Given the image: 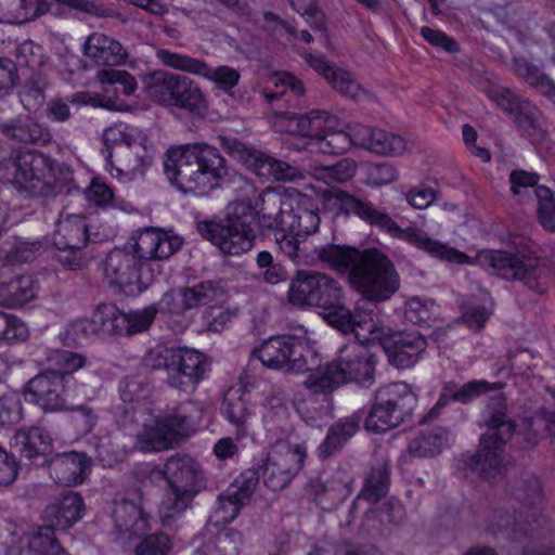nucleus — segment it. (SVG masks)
Listing matches in <instances>:
<instances>
[{
    "instance_id": "obj_6",
    "label": "nucleus",
    "mask_w": 555,
    "mask_h": 555,
    "mask_svg": "<svg viewBox=\"0 0 555 555\" xmlns=\"http://www.w3.org/2000/svg\"><path fill=\"white\" fill-rule=\"evenodd\" d=\"M365 343L358 339L344 345L338 349L336 358L323 365V370L308 375L304 380V388L311 395L323 396V414L332 411V395L343 385L356 383L369 388L374 384L377 358L370 349V344L374 341Z\"/></svg>"
},
{
    "instance_id": "obj_48",
    "label": "nucleus",
    "mask_w": 555,
    "mask_h": 555,
    "mask_svg": "<svg viewBox=\"0 0 555 555\" xmlns=\"http://www.w3.org/2000/svg\"><path fill=\"white\" fill-rule=\"evenodd\" d=\"M182 491L168 490L166 498L159 506V518L164 526H171L191 506L194 498Z\"/></svg>"
},
{
    "instance_id": "obj_26",
    "label": "nucleus",
    "mask_w": 555,
    "mask_h": 555,
    "mask_svg": "<svg viewBox=\"0 0 555 555\" xmlns=\"http://www.w3.org/2000/svg\"><path fill=\"white\" fill-rule=\"evenodd\" d=\"M14 441L20 460L25 461L28 465L44 466L53 455L52 437L42 427L22 428L16 431Z\"/></svg>"
},
{
    "instance_id": "obj_8",
    "label": "nucleus",
    "mask_w": 555,
    "mask_h": 555,
    "mask_svg": "<svg viewBox=\"0 0 555 555\" xmlns=\"http://www.w3.org/2000/svg\"><path fill=\"white\" fill-rule=\"evenodd\" d=\"M83 54L98 66L109 67L98 72V78L102 83L118 86L115 92L120 91L126 96L134 93L138 88L134 77L127 70L114 68L127 56L120 42L104 34L93 33L83 44Z\"/></svg>"
},
{
    "instance_id": "obj_9",
    "label": "nucleus",
    "mask_w": 555,
    "mask_h": 555,
    "mask_svg": "<svg viewBox=\"0 0 555 555\" xmlns=\"http://www.w3.org/2000/svg\"><path fill=\"white\" fill-rule=\"evenodd\" d=\"M286 296L295 307H315L324 312L344 299V288L337 280L325 273L296 270Z\"/></svg>"
},
{
    "instance_id": "obj_34",
    "label": "nucleus",
    "mask_w": 555,
    "mask_h": 555,
    "mask_svg": "<svg viewBox=\"0 0 555 555\" xmlns=\"http://www.w3.org/2000/svg\"><path fill=\"white\" fill-rule=\"evenodd\" d=\"M308 63L343 96L354 100L362 92L363 89L361 85L351 72L337 67L330 63L324 56L310 55Z\"/></svg>"
},
{
    "instance_id": "obj_51",
    "label": "nucleus",
    "mask_w": 555,
    "mask_h": 555,
    "mask_svg": "<svg viewBox=\"0 0 555 555\" xmlns=\"http://www.w3.org/2000/svg\"><path fill=\"white\" fill-rule=\"evenodd\" d=\"M95 325H93L91 318H80L69 322L64 331L59 334V339L65 347H78L88 340L92 335H95Z\"/></svg>"
},
{
    "instance_id": "obj_35",
    "label": "nucleus",
    "mask_w": 555,
    "mask_h": 555,
    "mask_svg": "<svg viewBox=\"0 0 555 555\" xmlns=\"http://www.w3.org/2000/svg\"><path fill=\"white\" fill-rule=\"evenodd\" d=\"M293 338V334L270 336L260 346L254 348L250 356L258 359L267 369L286 373Z\"/></svg>"
},
{
    "instance_id": "obj_58",
    "label": "nucleus",
    "mask_w": 555,
    "mask_h": 555,
    "mask_svg": "<svg viewBox=\"0 0 555 555\" xmlns=\"http://www.w3.org/2000/svg\"><path fill=\"white\" fill-rule=\"evenodd\" d=\"M260 476L258 465L253 466L242 472L228 488H233L234 495L241 502L248 504L257 488Z\"/></svg>"
},
{
    "instance_id": "obj_46",
    "label": "nucleus",
    "mask_w": 555,
    "mask_h": 555,
    "mask_svg": "<svg viewBox=\"0 0 555 555\" xmlns=\"http://www.w3.org/2000/svg\"><path fill=\"white\" fill-rule=\"evenodd\" d=\"M448 441V430L441 427L423 431L410 440L408 452L416 457H431L442 451Z\"/></svg>"
},
{
    "instance_id": "obj_59",
    "label": "nucleus",
    "mask_w": 555,
    "mask_h": 555,
    "mask_svg": "<svg viewBox=\"0 0 555 555\" xmlns=\"http://www.w3.org/2000/svg\"><path fill=\"white\" fill-rule=\"evenodd\" d=\"M176 347L166 345H157L150 349L143 358V365L151 370H165L170 376Z\"/></svg>"
},
{
    "instance_id": "obj_37",
    "label": "nucleus",
    "mask_w": 555,
    "mask_h": 555,
    "mask_svg": "<svg viewBox=\"0 0 555 555\" xmlns=\"http://www.w3.org/2000/svg\"><path fill=\"white\" fill-rule=\"evenodd\" d=\"M286 373L313 375L323 370L322 358L313 344L304 336L294 335Z\"/></svg>"
},
{
    "instance_id": "obj_39",
    "label": "nucleus",
    "mask_w": 555,
    "mask_h": 555,
    "mask_svg": "<svg viewBox=\"0 0 555 555\" xmlns=\"http://www.w3.org/2000/svg\"><path fill=\"white\" fill-rule=\"evenodd\" d=\"M289 120L293 132L317 140L325 125L335 122L336 118L326 111L313 109L305 114L285 112L282 114Z\"/></svg>"
},
{
    "instance_id": "obj_64",
    "label": "nucleus",
    "mask_w": 555,
    "mask_h": 555,
    "mask_svg": "<svg viewBox=\"0 0 555 555\" xmlns=\"http://www.w3.org/2000/svg\"><path fill=\"white\" fill-rule=\"evenodd\" d=\"M434 301H423L418 297H413L406 302L404 312L405 319L413 324H428L433 317L431 309Z\"/></svg>"
},
{
    "instance_id": "obj_28",
    "label": "nucleus",
    "mask_w": 555,
    "mask_h": 555,
    "mask_svg": "<svg viewBox=\"0 0 555 555\" xmlns=\"http://www.w3.org/2000/svg\"><path fill=\"white\" fill-rule=\"evenodd\" d=\"M287 214L282 223L291 234L302 237L314 234L320 227L319 207L314 199L306 194H299L293 202L286 203Z\"/></svg>"
},
{
    "instance_id": "obj_1",
    "label": "nucleus",
    "mask_w": 555,
    "mask_h": 555,
    "mask_svg": "<svg viewBox=\"0 0 555 555\" xmlns=\"http://www.w3.org/2000/svg\"><path fill=\"white\" fill-rule=\"evenodd\" d=\"M503 387L502 382L490 383L486 379H473L463 385L454 380L444 382L436 404L422 420V423H428L438 418L451 402L467 405L481 396L495 391L489 397L486 405L487 431L479 439L478 451L470 455H463L466 474L470 473L491 482L496 477L505 475L513 465L505 453V447L515 434L516 424L507 415L505 393L499 391Z\"/></svg>"
},
{
    "instance_id": "obj_38",
    "label": "nucleus",
    "mask_w": 555,
    "mask_h": 555,
    "mask_svg": "<svg viewBox=\"0 0 555 555\" xmlns=\"http://www.w3.org/2000/svg\"><path fill=\"white\" fill-rule=\"evenodd\" d=\"M264 195L259 194L255 203L241 201L228 207V215L224 222L230 228L248 232L249 235L256 237L255 228L257 227V216L264 211Z\"/></svg>"
},
{
    "instance_id": "obj_2",
    "label": "nucleus",
    "mask_w": 555,
    "mask_h": 555,
    "mask_svg": "<svg viewBox=\"0 0 555 555\" xmlns=\"http://www.w3.org/2000/svg\"><path fill=\"white\" fill-rule=\"evenodd\" d=\"M416 405L417 396L406 383H390L379 387L369 410L361 409L330 426L324 440L317 449L319 459L324 461L339 452L359 430L361 423L370 433H385L408 421Z\"/></svg>"
},
{
    "instance_id": "obj_14",
    "label": "nucleus",
    "mask_w": 555,
    "mask_h": 555,
    "mask_svg": "<svg viewBox=\"0 0 555 555\" xmlns=\"http://www.w3.org/2000/svg\"><path fill=\"white\" fill-rule=\"evenodd\" d=\"M14 186L30 197L49 196L54 189L50 183L53 177L51 157L34 150H18L14 156Z\"/></svg>"
},
{
    "instance_id": "obj_42",
    "label": "nucleus",
    "mask_w": 555,
    "mask_h": 555,
    "mask_svg": "<svg viewBox=\"0 0 555 555\" xmlns=\"http://www.w3.org/2000/svg\"><path fill=\"white\" fill-rule=\"evenodd\" d=\"M334 122L325 125L315 140L319 152L328 155H340L356 146L354 126L349 131L334 130Z\"/></svg>"
},
{
    "instance_id": "obj_10",
    "label": "nucleus",
    "mask_w": 555,
    "mask_h": 555,
    "mask_svg": "<svg viewBox=\"0 0 555 555\" xmlns=\"http://www.w3.org/2000/svg\"><path fill=\"white\" fill-rule=\"evenodd\" d=\"M477 260L491 274L506 281H519L539 294L544 292L541 280L546 273V267L537 258L505 250L487 249L478 253Z\"/></svg>"
},
{
    "instance_id": "obj_5",
    "label": "nucleus",
    "mask_w": 555,
    "mask_h": 555,
    "mask_svg": "<svg viewBox=\"0 0 555 555\" xmlns=\"http://www.w3.org/2000/svg\"><path fill=\"white\" fill-rule=\"evenodd\" d=\"M324 199L326 206L335 210L336 216H356L371 227H375L395 238L406 241L433 257L455 263H464L468 259L464 253L430 238L422 230L413 227L402 229L386 210L378 208L365 197L340 189H331L325 192Z\"/></svg>"
},
{
    "instance_id": "obj_7",
    "label": "nucleus",
    "mask_w": 555,
    "mask_h": 555,
    "mask_svg": "<svg viewBox=\"0 0 555 555\" xmlns=\"http://www.w3.org/2000/svg\"><path fill=\"white\" fill-rule=\"evenodd\" d=\"M142 83L147 96L160 106L193 116H202L207 109L203 90L188 76L154 70L142 77Z\"/></svg>"
},
{
    "instance_id": "obj_52",
    "label": "nucleus",
    "mask_w": 555,
    "mask_h": 555,
    "mask_svg": "<svg viewBox=\"0 0 555 555\" xmlns=\"http://www.w3.org/2000/svg\"><path fill=\"white\" fill-rule=\"evenodd\" d=\"M176 545V538L157 531L146 534L137 545L134 555H168Z\"/></svg>"
},
{
    "instance_id": "obj_30",
    "label": "nucleus",
    "mask_w": 555,
    "mask_h": 555,
    "mask_svg": "<svg viewBox=\"0 0 555 555\" xmlns=\"http://www.w3.org/2000/svg\"><path fill=\"white\" fill-rule=\"evenodd\" d=\"M0 134L9 141L22 144L44 146L52 141L50 129L29 115H20L0 124Z\"/></svg>"
},
{
    "instance_id": "obj_45",
    "label": "nucleus",
    "mask_w": 555,
    "mask_h": 555,
    "mask_svg": "<svg viewBox=\"0 0 555 555\" xmlns=\"http://www.w3.org/2000/svg\"><path fill=\"white\" fill-rule=\"evenodd\" d=\"M91 321L95 325L96 334L122 336V328H126L125 312L112 302L99 304L92 313Z\"/></svg>"
},
{
    "instance_id": "obj_24",
    "label": "nucleus",
    "mask_w": 555,
    "mask_h": 555,
    "mask_svg": "<svg viewBox=\"0 0 555 555\" xmlns=\"http://www.w3.org/2000/svg\"><path fill=\"white\" fill-rule=\"evenodd\" d=\"M186 410V405L181 406L172 414L156 421L155 426L146 431V442L151 449L168 450L190 436L193 430V420Z\"/></svg>"
},
{
    "instance_id": "obj_3",
    "label": "nucleus",
    "mask_w": 555,
    "mask_h": 555,
    "mask_svg": "<svg viewBox=\"0 0 555 555\" xmlns=\"http://www.w3.org/2000/svg\"><path fill=\"white\" fill-rule=\"evenodd\" d=\"M313 254L324 267L347 275L350 286L369 300L385 301L399 289L395 264L375 247L359 249L351 245L326 243L315 246Z\"/></svg>"
},
{
    "instance_id": "obj_12",
    "label": "nucleus",
    "mask_w": 555,
    "mask_h": 555,
    "mask_svg": "<svg viewBox=\"0 0 555 555\" xmlns=\"http://www.w3.org/2000/svg\"><path fill=\"white\" fill-rule=\"evenodd\" d=\"M102 141L104 144L102 154L106 163V169L109 170L112 176L117 177L119 180L128 178V173H125L121 169L114 166L112 160L114 149H116L119 154L133 158L131 166L132 173L143 175L153 164L155 154L154 145L149 141L146 135L141 132L134 137L121 131L105 130L102 135Z\"/></svg>"
},
{
    "instance_id": "obj_54",
    "label": "nucleus",
    "mask_w": 555,
    "mask_h": 555,
    "mask_svg": "<svg viewBox=\"0 0 555 555\" xmlns=\"http://www.w3.org/2000/svg\"><path fill=\"white\" fill-rule=\"evenodd\" d=\"M538 198L537 216L540 224L551 231H555V198L553 191L545 185L534 189Z\"/></svg>"
},
{
    "instance_id": "obj_20",
    "label": "nucleus",
    "mask_w": 555,
    "mask_h": 555,
    "mask_svg": "<svg viewBox=\"0 0 555 555\" xmlns=\"http://www.w3.org/2000/svg\"><path fill=\"white\" fill-rule=\"evenodd\" d=\"M182 243L180 236L169 235L160 229L149 227L133 233L125 247L135 255L143 266L151 267V260L169 258L181 248Z\"/></svg>"
},
{
    "instance_id": "obj_27",
    "label": "nucleus",
    "mask_w": 555,
    "mask_h": 555,
    "mask_svg": "<svg viewBox=\"0 0 555 555\" xmlns=\"http://www.w3.org/2000/svg\"><path fill=\"white\" fill-rule=\"evenodd\" d=\"M47 466L55 483L72 487L86 480L90 473L91 459L86 453L77 451L55 453Z\"/></svg>"
},
{
    "instance_id": "obj_62",
    "label": "nucleus",
    "mask_w": 555,
    "mask_h": 555,
    "mask_svg": "<svg viewBox=\"0 0 555 555\" xmlns=\"http://www.w3.org/2000/svg\"><path fill=\"white\" fill-rule=\"evenodd\" d=\"M365 518H378L383 525L398 526L403 521L404 507L399 501H388L379 509H367Z\"/></svg>"
},
{
    "instance_id": "obj_55",
    "label": "nucleus",
    "mask_w": 555,
    "mask_h": 555,
    "mask_svg": "<svg viewBox=\"0 0 555 555\" xmlns=\"http://www.w3.org/2000/svg\"><path fill=\"white\" fill-rule=\"evenodd\" d=\"M46 80L38 74L31 75L20 91V99L28 112L37 111L46 101Z\"/></svg>"
},
{
    "instance_id": "obj_40",
    "label": "nucleus",
    "mask_w": 555,
    "mask_h": 555,
    "mask_svg": "<svg viewBox=\"0 0 555 555\" xmlns=\"http://www.w3.org/2000/svg\"><path fill=\"white\" fill-rule=\"evenodd\" d=\"M188 311L209 305L225 294V282L222 279L202 281L193 286H181Z\"/></svg>"
},
{
    "instance_id": "obj_32",
    "label": "nucleus",
    "mask_w": 555,
    "mask_h": 555,
    "mask_svg": "<svg viewBox=\"0 0 555 555\" xmlns=\"http://www.w3.org/2000/svg\"><path fill=\"white\" fill-rule=\"evenodd\" d=\"M322 317L328 325L340 333L345 335L353 333L356 340L360 339L358 328L367 330L372 336L375 334L371 311L361 310L358 306L351 310L345 305L344 299L334 305V308L322 312Z\"/></svg>"
},
{
    "instance_id": "obj_41",
    "label": "nucleus",
    "mask_w": 555,
    "mask_h": 555,
    "mask_svg": "<svg viewBox=\"0 0 555 555\" xmlns=\"http://www.w3.org/2000/svg\"><path fill=\"white\" fill-rule=\"evenodd\" d=\"M88 241L89 225L87 218L82 215H72L60 224L59 234L54 236L53 244L54 246L85 248Z\"/></svg>"
},
{
    "instance_id": "obj_33",
    "label": "nucleus",
    "mask_w": 555,
    "mask_h": 555,
    "mask_svg": "<svg viewBox=\"0 0 555 555\" xmlns=\"http://www.w3.org/2000/svg\"><path fill=\"white\" fill-rule=\"evenodd\" d=\"M85 509L82 496L67 490L47 506L46 516L56 529L67 530L82 518Z\"/></svg>"
},
{
    "instance_id": "obj_18",
    "label": "nucleus",
    "mask_w": 555,
    "mask_h": 555,
    "mask_svg": "<svg viewBox=\"0 0 555 555\" xmlns=\"http://www.w3.org/2000/svg\"><path fill=\"white\" fill-rule=\"evenodd\" d=\"M211 370L210 358L196 349L177 346L167 383L180 391H194Z\"/></svg>"
},
{
    "instance_id": "obj_50",
    "label": "nucleus",
    "mask_w": 555,
    "mask_h": 555,
    "mask_svg": "<svg viewBox=\"0 0 555 555\" xmlns=\"http://www.w3.org/2000/svg\"><path fill=\"white\" fill-rule=\"evenodd\" d=\"M327 481V502L336 505L343 503L353 490L354 478L349 470L343 467L336 468Z\"/></svg>"
},
{
    "instance_id": "obj_25",
    "label": "nucleus",
    "mask_w": 555,
    "mask_h": 555,
    "mask_svg": "<svg viewBox=\"0 0 555 555\" xmlns=\"http://www.w3.org/2000/svg\"><path fill=\"white\" fill-rule=\"evenodd\" d=\"M196 229L203 238L230 256H238L250 250L255 241V236L249 235L246 230L230 228L225 222L202 220L197 221Z\"/></svg>"
},
{
    "instance_id": "obj_56",
    "label": "nucleus",
    "mask_w": 555,
    "mask_h": 555,
    "mask_svg": "<svg viewBox=\"0 0 555 555\" xmlns=\"http://www.w3.org/2000/svg\"><path fill=\"white\" fill-rule=\"evenodd\" d=\"M23 418V404L17 391L0 396V427L16 425Z\"/></svg>"
},
{
    "instance_id": "obj_63",
    "label": "nucleus",
    "mask_w": 555,
    "mask_h": 555,
    "mask_svg": "<svg viewBox=\"0 0 555 555\" xmlns=\"http://www.w3.org/2000/svg\"><path fill=\"white\" fill-rule=\"evenodd\" d=\"M50 360H54L61 365L57 371L66 375V383H68L74 372L82 369L87 363V358L83 354L68 350H55Z\"/></svg>"
},
{
    "instance_id": "obj_31",
    "label": "nucleus",
    "mask_w": 555,
    "mask_h": 555,
    "mask_svg": "<svg viewBox=\"0 0 555 555\" xmlns=\"http://www.w3.org/2000/svg\"><path fill=\"white\" fill-rule=\"evenodd\" d=\"M356 146L383 156L400 155L405 151L402 137L364 125L354 126Z\"/></svg>"
},
{
    "instance_id": "obj_4",
    "label": "nucleus",
    "mask_w": 555,
    "mask_h": 555,
    "mask_svg": "<svg viewBox=\"0 0 555 555\" xmlns=\"http://www.w3.org/2000/svg\"><path fill=\"white\" fill-rule=\"evenodd\" d=\"M164 172L183 194L207 196L229 175L227 159L206 143L171 146L164 155Z\"/></svg>"
},
{
    "instance_id": "obj_15",
    "label": "nucleus",
    "mask_w": 555,
    "mask_h": 555,
    "mask_svg": "<svg viewBox=\"0 0 555 555\" xmlns=\"http://www.w3.org/2000/svg\"><path fill=\"white\" fill-rule=\"evenodd\" d=\"M66 375L46 370L30 378L23 387L26 401L38 405L44 413L62 412L67 406Z\"/></svg>"
},
{
    "instance_id": "obj_49",
    "label": "nucleus",
    "mask_w": 555,
    "mask_h": 555,
    "mask_svg": "<svg viewBox=\"0 0 555 555\" xmlns=\"http://www.w3.org/2000/svg\"><path fill=\"white\" fill-rule=\"evenodd\" d=\"M232 490L233 488H227L218 495L217 506L209 518L214 526H223L233 521L238 516L241 508L246 505L234 495Z\"/></svg>"
},
{
    "instance_id": "obj_61",
    "label": "nucleus",
    "mask_w": 555,
    "mask_h": 555,
    "mask_svg": "<svg viewBox=\"0 0 555 555\" xmlns=\"http://www.w3.org/2000/svg\"><path fill=\"white\" fill-rule=\"evenodd\" d=\"M397 169L388 162L373 163L366 166V183L383 186L397 180Z\"/></svg>"
},
{
    "instance_id": "obj_13",
    "label": "nucleus",
    "mask_w": 555,
    "mask_h": 555,
    "mask_svg": "<svg viewBox=\"0 0 555 555\" xmlns=\"http://www.w3.org/2000/svg\"><path fill=\"white\" fill-rule=\"evenodd\" d=\"M105 274L111 284L126 296L143 293L153 282V270L143 266L125 246L113 248L105 260Z\"/></svg>"
},
{
    "instance_id": "obj_53",
    "label": "nucleus",
    "mask_w": 555,
    "mask_h": 555,
    "mask_svg": "<svg viewBox=\"0 0 555 555\" xmlns=\"http://www.w3.org/2000/svg\"><path fill=\"white\" fill-rule=\"evenodd\" d=\"M517 73L543 95L552 99L555 94V83L537 65L522 60L517 63Z\"/></svg>"
},
{
    "instance_id": "obj_22",
    "label": "nucleus",
    "mask_w": 555,
    "mask_h": 555,
    "mask_svg": "<svg viewBox=\"0 0 555 555\" xmlns=\"http://www.w3.org/2000/svg\"><path fill=\"white\" fill-rule=\"evenodd\" d=\"M172 491L197 495L206 488V475L202 465L189 454H175L158 470Z\"/></svg>"
},
{
    "instance_id": "obj_11",
    "label": "nucleus",
    "mask_w": 555,
    "mask_h": 555,
    "mask_svg": "<svg viewBox=\"0 0 555 555\" xmlns=\"http://www.w3.org/2000/svg\"><path fill=\"white\" fill-rule=\"evenodd\" d=\"M221 147L248 170L260 178L273 181H293L300 176L297 167L276 159L232 134L218 137Z\"/></svg>"
},
{
    "instance_id": "obj_16",
    "label": "nucleus",
    "mask_w": 555,
    "mask_h": 555,
    "mask_svg": "<svg viewBox=\"0 0 555 555\" xmlns=\"http://www.w3.org/2000/svg\"><path fill=\"white\" fill-rule=\"evenodd\" d=\"M387 356L389 364L397 369H410L414 366L427 348V339L417 331H399L382 334H375L364 340L375 341Z\"/></svg>"
},
{
    "instance_id": "obj_17",
    "label": "nucleus",
    "mask_w": 555,
    "mask_h": 555,
    "mask_svg": "<svg viewBox=\"0 0 555 555\" xmlns=\"http://www.w3.org/2000/svg\"><path fill=\"white\" fill-rule=\"evenodd\" d=\"M306 456L302 444L270 452L257 464L264 486L274 492L285 489L301 470Z\"/></svg>"
},
{
    "instance_id": "obj_57",
    "label": "nucleus",
    "mask_w": 555,
    "mask_h": 555,
    "mask_svg": "<svg viewBox=\"0 0 555 555\" xmlns=\"http://www.w3.org/2000/svg\"><path fill=\"white\" fill-rule=\"evenodd\" d=\"M156 315V309L153 305L141 310H134L128 313L125 312L126 328H122V336H131L147 331Z\"/></svg>"
},
{
    "instance_id": "obj_29",
    "label": "nucleus",
    "mask_w": 555,
    "mask_h": 555,
    "mask_svg": "<svg viewBox=\"0 0 555 555\" xmlns=\"http://www.w3.org/2000/svg\"><path fill=\"white\" fill-rule=\"evenodd\" d=\"M112 518L118 539L140 537L149 529L150 514L146 512L142 500L139 503L129 500L115 502Z\"/></svg>"
},
{
    "instance_id": "obj_47",
    "label": "nucleus",
    "mask_w": 555,
    "mask_h": 555,
    "mask_svg": "<svg viewBox=\"0 0 555 555\" xmlns=\"http://www.w3.org/2000/svg\"><path fill=\"white\" fill-rule=\"evenodd\" d=\"M55 529L51 524L41 527L37 532L23 537L21 543H25L28 552H34V555H60L65 550L55 537Z\"/></svg>"
},
{
    "instance_id": "obj_19",
    "label": "nucleus",
    "mask_w": 555,
    "mask_h": 555,
    "mask_svg": "<svg viewBox=\"0 0 555 555\" xmlns=\"http://www.w3.org/2000/svg\"><path fill=\"white\" fill-rule=\"evenodd\" d=\"M157 57L168 67L214 81L220 90L234 96L233 89L237 86L241 78L236 69L224 65L211 68L202 60L185 54L173 53L168 50H159Z\"/></svg>"
},
{
    "instance_id": "obj_60",
    "label": "nucleus",
    "mask_w": 555,
    "mask_h": 555,
    "mask_svg": "<svg viewBox=\"0 0 555 555\" xmlns=\"http://www.w3.org/2000/svg\"><path fill=\"white\" fill-rule=\"evenodd\" d=\"M156 313L182 315L188 311L182 296V287L170 288L165 292L162 298L153 304Z\"/></svg>"
},
{
    "instance_id": "obj_43",
    "label": "nucleus",
    "mask_w": 555,
    "mask_h": 555,
    "mask_svg": "<svg viewBox=\"0 0 555 555\" xmlns=\"http://www.w3.org/2000/svg\"><path fill=\"white\" fill-rule=\"evenodd\" d=\"M390 485V466L388 462L378 463L367 474L358 500L374 504L388 493Z\"/></svg>"
},
{
    "instance_id": "obj_44",
    "label": "nucleus",
    "mask_w": 555,
    "mask_h": 555,
    "mask_svg": "<svg viewBox=\"0 0 555 555\" xmlns=\"http://www.w3.org/2000/svg\"><path fill=\"white\" fill-rule=\"evenodd\" d=\"M221 414L236 428L237 437L245 435L246 423L251 415L249 400L238 391L228 392L221 404Z\"/></svg>"
},
{
    "instance_id": "obj_23",
    "label": "nucleus",
    "mask_w": 555,
    "mask_h": 555,
    "mask_svg": "<svg viewBox=\"0 0 555 555\" xmlns=\"http://www.w3.org/2000/svg\"><path fill=\"white\" fill-rule=\"evenodd\" d=\"M488 530L494 535H502L507 541H521L522 539L539 538L542 532L548 531V519L539 514L532 516V522H522L513 512L495 509L488 520Z\"/></svg>"
},
{
    "instance_id": "obj_21",
    "label": "nucleus",
    "mask_w": 555,
    "mask_h": 555,
    "mask_svg": "<svg viewBox=\"0 0 555 555\" xmlns=\"http://www.w3.org/2000/svg\"><path fill=\"white\" fill-rule=\"evenodd\" d=\"M490 96L513 118L521 135L526 138L542 135L541 111L532 102L506 88L491 91Z\"/></svg>"
},
{
    "instance_id": "obj_36",
    "label": "nucleus",
    "mask_w": 555,
    "mask_h": 555,
    "mask_svg": "<svg viewBox=\"0 0 555 555\" xmlns=\"http://www.w3.org/2000/svg\"><path fill=\"white\" fill-rule=\"evenodd\" d=\"M39 281L33 274H16L0 281V306L21 308L37 297Z\"/></svg>"
}]
</instances>
